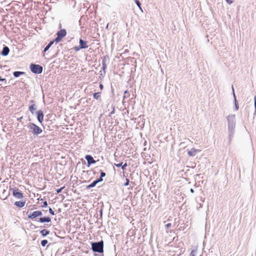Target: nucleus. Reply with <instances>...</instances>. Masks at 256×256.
<instances>
[{"label":"nucleus","mask_w":256,"mask_h":256,"mask_svg":"<svg viewBox=\"0 0 256 256\" xmlns=\"http://www.w3.org/2000/svg\"><path fill=\"white\" fill-rule=\"evenodd\" d=\"M49 212L52 215H54L55 214L54 212L52 210V208H50V207H49Z\"/></svg>","instance_id":"34"},{"label":"nucleus","mask_w":256,"mask_h":256,"mask_svg":"<svg viewBox=\"0 0 256 256\" xmlns=\"http://www.w3.org/2000/svg\"><path fill=\"white\" fill-rule=\"evenodd\" d=\"M30 103L32 104L30 105L28 107L29 110L30 112L32 114H34L35 112V110H36V106L35 104H34V101L33 100H31L30 102Z\"/></svg>","instance_id":"10"},{"label":"nucleus","mask_w":256,"mask_h":256,"mask_svg":"<svg viewBox=\"0 0 256 256\" xmlns=\"http://www.w3.org/2000/svg\"><path fill=\"white\" fill-rule=\"evenodd\" d=\"M0 81L1 82H6V78H2V77L0 76Z\"/></svg>","instance_id":"41"},{"label":"nucleus","mask_w":256,"mask_h":256,"mask_svg":"<svg viewBox=\"0 0 256 256\" xmlns=\"http://www.w3.org/2000/svg\"><path fill=\"white\" fill-rule=\"evenodd\" d=\"M100 92L94 93L93 94L94 98L96 99V100H98L100 98Z\"/></svg>","instance_id":"21"},{"label":"nucleus","mask_w":256,"mask_h":256,"mask_svg":"<svg viewBox=\"0 0 256 256\" xmlns=\"http://www.w3.org/2000/svg\"><path fill=\"white\" fill-rule=\"evenodd\" d=\"M64 188V186L60 188H58L56 190V194H59L61 192L62 190Z\"/></svg>","instance_id":"29"},{"label":"nucleus","mask_w":256,"mask_h":256,"mask_svg":"<svg viewBox=\"0 0 256 256\" xmlns=\"http://www.w3.org/2000/svg\"><path fill=\"white\" fill-rule=\"evenodd\" d=\"M228 130L229 133V140L230 141L234 132L236 127V116L235 114H229L227 116Z\"/></svg>","instance_id":"1"},{"label":"nucleus","mask_w":256,"mask_h":256,"mask_svg":"<svg viewBox=\"0 0 256 256\" xmlns=\"http://www.w3.org/2000/svg\"><path fill=\"white\" fill-rule=\"evenodd\" d=\"M99 86H100V90H102L104 88V86L102 85V84H100Z\"/></svg>","instance_id":"42"},{"label":"nucleus","mask_w":256,"mask_h":256,"mask_svg":"<svg viewBox=\"0 0 256 256\" xmlns=\"http://www.w3.org/2000/svg\"><path fill=\"white\" fill-rule=\"evenodd\" d=\"M135 1V2L136 4V6L140 8V10H142V8H141V4H140V2L139 0H134Z\"/></svg>","instance_id":"26"},{"label":"nucleus","mask_w":256,"mask_h":256,"mask_svg":"<svg viewBox=\"0 0 256 256\" xmlns=\"http://www.w3.org/2000/svg\"><path fill=\"white\" fill-rule=\"evenodd\" d=\"M22 118H23L22 116H21V117L18 118V121H21V120L22 119Z\"/></svg>","instance_id":"44"},{"label":"nucleus","mask_w":256,"mask_h":256,"mask_svg":"<svg viewBox=\"0 0 256 256\" xmlns=\"http://www.w3.org/2000/svg\"><path fill=\"white\" fill-rule=\"evenodd\" d=\"M109 58L108 56H105L102 58V64H106V60H108Z\"/></svg>","instance_id":"24"},{"label":"nucleus","mask_w":256,"mask_h":256,"mask_svg":"<svg viewBox=\"0 0 256 256\" xmlns=\"http://www.w3.org/2000/svg\"><path fill=\"white\" fill-rule=\"evenodd\" d=\"M106 176V173L103 170H100V176L103 178L104 177Z\"/></svg>","instance_id":"27"},{"label":"nucleus","mask_w":256,"mask_h":256,"mask_svg":"<svg viewBox=\"0 0 256 256\" xmlns=\"http://www.w3.org/2000/svg\"><path fill=\"white\" fill-rule=\"evenodd\" d=\"M66 34V30L65 29H61L58 31L56 34V37L55 38V42L58 43L62 40L63 38H64Z\"/></svg>","instance_id":"5"},{"label":"nucleus","mask_w":256,"mask_h":256,"mask_svg":"<svg viewBox=\"0 0 256 256\" xmlns=\"http://www.w3.org/2000/svg\"><path fill=\"white\" fill-rule=\"evenodd\" d=\"M254 108H255V109H256V96H254Z\"/></svg>","instance_id":"43"},{"label":"nucleus","mask_w":256,"mask_h":256,"mask_svg":"<svg viewBox=\"0 0 256 256\" xmlns=\"http://www.w3.org/2000/svg\"><path fill=\"white\" fill-rule=\"evenodd\" d=\"M26 201H16L14 202V204L18 208H22L24 206Z\"/></svg>","instance_id":"16"},{"label":"nucleus","mask_w":256,"mask_h":256,"mask_svg":"<svg viewBox=\"0 0 256 256\" xmlns=\"http://www.w3.org/2000/svg\"><path fill=\"white\" fill-rule=\"evenodd\" d=\"M128 166V164H127V163L126 162L125 164H122V169L124 170L126 169V167Z\"/></svg>","instance_id":"30"},{"label":"nucleus","mask_w":256,"mask_h":256,"mask_svg":"<svg viewBox=\"0 0 256 256\" xmlns=\"http://www.w3.org/2000/svg\"><path fill=\"white\" fill-rule=\"evenodd\" d=\"M62 28V25H61V24H60V25H59V28Z\"/></svg>","instance_id":"47"},{"label":"nucleus","mask_w":256,"mask_h":256,"mask_svg":"<svg viewBox=\"0 0 256 256\" xmlns=\"http://www.w3.org/2000/svg\"><path fill=\"white\" fill-rule=\"evenodd\" d=\"M55 42L54 40H50L48 44L44 48V52H45L48 50V49L50 48V46L53 44L54 42Z\"/></svg>","instance_id":"17"},{"label":"nucleus","mask_w":256,"mask_h":256,"mask_svg":"<svg viewBox=\"0 0 256 256\" xmlns=\"http://www.w3.org/2000/svg\"><path fill=\"white\" fill-rule=\"evenodd\" d=\"M123 164L122 162H120L119 164H114V166L117 168L122 167V164Z\"/></svg>","instance_id":"32"},{"label":"nucleus","mask_w":256,"mask_h":256,"mask_svg":"<svg viewBox=\"0 0 256 256\" xmlns=\"http://www.w3.org/2000/svg\"><path fill=\"white\" fill-rule=\"evenodd\" d=\"M10 191L12 192V196L16 198L20 199L24 197L22 192L16 188H10Z\"/></svg>","instance_id":"6"},{"label":"nucleus","mask_w":256,"mask_h":256,"mask_svg":"<svg viewBox=\"0 0 256 256\" xmlns=\"http://www.w3.org/2000/svg\"><path fill=\"white\" fill-rule=\"evenodd\" d=\"M172 226V224L170 223H168L166 224L165 225L166 228H170Z\"/></svg>","instance_id":"37"},{"label":"nucleus","mask_w":256,"mask_h":256,"mask_svg":"<svg viewBox=\"0 0 256 256\" xmlns=\"http://www.w3.org/2000/svg\"><path fill=\"white\" fill-rule=\"evenodd\" d=\"M103 180V178L100 176L99 178L96 180L94 181L96 182V184Z\"/></svg>","instance_id":"28"},{"label":"nucleus","mask_w":256,"mask_h":256,"mask_svg":"<svg viewBox=\"0 0 256 256\" xmlns=\"http://www.w3.org/2000/svg\"><path fill=\"white\" fill-rule=\"evenodd\" d=\"M26 72H24L15 71L13 72V75L15 78H18L21 75L25 74Z\"/></svg>","instance_id":"18"},{"label":"nucleus","mask_w":256,"mask_h":256,"mask_svg":"<svg viewBox=\"0 0 256 256\" xmlns=\"http://www.w3.org/2000/svg\"><path fill=\"white\" fill-rule=\"evenodd\" d=\"M109 58L108 56H105L102 58V64H106V60H108Z\"/></svg>","instance_id":"25"},{"label":"nucleus","mask_w":256,"mask_h":256,"mask_svg":"<svg viewBox=\"0 0 256 256\" xmlns=\"http://www.w3.org/2000/svg\"><path fill=\"white\" fill-rule=\"evenodd\" d=\"M28 128L34 136H38L42 132V130L41 128L32 122L28 123Z\"/></svg>","instance_id":"3"},{"label":"nucleus","mask_w":256,"mask_h":256,"mask_svg":"<svg viewBox=\"0 0 256 256\" xmlns=\"http://www.w3.org/2000/svg\"><path fill=\"white\" fill-rule=\"evenodd\" d=\"M99 212H100V218H102V208H100V210Z\"/></svg>","instance_id":"38"},{"label":"nucleus","mask_w":256,"mask_h":256,"mask_svg":"<svg viewBox=\"0 0 256 256\" xmlns=\"http://www.w3.org/2000/svg\"><path fill=\"white\" fill-rule=\"evenodd\" d=\"M130 94H129V92L126 90L124 92V96H123V99L124 100L125 98H127V97L128 96H129Z\"/></svg>","instance_id":"23"},{"label":"nucleus","mask_w":256,"mask_h":256,"mask_svg":"<svg viewBox=\"0 0 256 256\" xmlns=\"http://www.w3.org/2000/svg\"><path fill=\"white\" fill-rule=\"evenodd\" d=\"M114 109L110 113V114H114Z\"/></svg>","instance_id":"46"},{"label":"nucleus","mask_w":256,"mask_h":256,"mask_svg":"<svg viewBox=\"0 0 256 256\" xmlns=\"http://www.w3.org/2000/svg\"><path fill=\"white\" fill-rule=\"evenodd\" d=\"M196 251L194 250H192L190 254V256H196Z\"/></svg>","instance_id":"33"},{"label":"nucleus","mask_w":256,"mask_h":256,"mask_svg":"<svg viewBox=\"0 0 256 256\" xmlns=\"http://www.w3.org/2000/svg\"><path fill=\"white\" fill-rule=\"evenodd\" d=\"M38 221L41 223L49 222H51V218L49 216L40 217Z\"/></svg>","instance_id":"13"},{"label":"nucleus","mask_w":256,"mask_h":256,"mask_svg":"<svg viewBox=\"0 0 256 256\" xmlns=\"http://www.w3.org/2000/svg\"><path fill=\"white\" fill-rule=\"evenodd\" d=\"M130 181L128 179H126V182L124 184V186H128L129 184Z\"/></svg>","instance_id":"39"},{"label":"nucleus","mask_w":256,"mask_h":256,"mask_svg":"<svg viewBox=\"0 0 256 256\" xmlns=\"http://www.w3.org/2000/svg\"><path fill=\"white\" fill-rule=\"evenodd\" d=\"M96 182H95L94 180L90 184L86 186V190L90 189L91 188L94 187L96 186Z\"/></svg>","instance_id":"20"},{"label":"nucleus","mask_w":256,"mask_h":256,"mask_svg":"<svg viewBox=\"0 0 256 256\" xmlns=\"http://www.w3.org/2000/svg\"><path fill=\"white\" fill-rule=\"evenodd\" d=\"M47 206H48V202L46 201H44L43 202V204L42 206L43 208H45V207H46Z\"/></svg>","instance_id":"36"},{"label":"nucleus","mask_w":256,"mask_h":256,"mask_svg":"<svg viewBox=\"0 0 256 256\" xmlns=\"http://www.w3.org/2000/svg\"><path fill=\"white\" fill-rule=\"evenodd\" d=\"M190 192H192V193H194V190L193 188H190Z\"/></svg>","instance_id":"45"},{"label":"nucleus","mask_w":256,"mask_h":256,"mask_svg":"<svg viewBox=\"0 0 256 256\" xmlns=\"http://www.w3.org/2000/svg\"><path fill=\"white\" fill-rule=\"evenodd\" d=\"M87 43V41L84 40L82 38H80L79 40V46H80L82 49L86 48H88Z\"/></svg>","instance_id":"12"},{"label":"nucleus","mask_w":256,"mask_h":256,"mask_svg":"<svg viewBox=\"0 0 256 256\" xmlns=\"http://www.w3.org/2000/svg\"><path fill=\"white\" fill-rule=\"evenodd\" d=\"M48 243V241L46 240H43L41 241L40 244L42 246H45Z\"/></svg>","instance_id":"22"},{"label":"nucleus","mask_w":256,"mask_h":256,"mask_svg":"<svg viewBox=\"0 0 256 256\" xmlns=\"http://www.w3.org/2000/svg\"><path fill=\"white\" fill-rule=\"evenodd\" d=\"M232 91H233V95H234V109L236 110H238L239 106H238V101L236 98V96L234 94V91L233 86H232Z\"/></svg>","instance_id":"15"},{"label":"nucleus","mask_w":256,"mask_h":256,"mask_svg":"<svg viewBox=\"0 0 256 256\" xmlns=\"http://www.w3.org/2000/svg\"><path fill=\"white\" fill-rule=\"evenodd\" d=\"M200 207H202V205L201 204H200Z\"/></svg>","instance_id":"49"},{"label":"nucleus","mask_w":256,"mask_h":256,"mask_svg":"<svg viewBox=\"0 0 256 256\" xmlns=\"http://www.w3.org/2000/svg\"><path fill=\"white\" fill-rule=\"evenodd\" d=\"M84 158L87 160L88 166H90L92 164H94L96 163V160H94L91 155L87 154L85 156Z\"/></svg>","instance_id":"9"},{"label":"nucleus","mask_w":256,"mask_h":256,"mask_svg":"<svg viewBox=\"0 0 256 256\" xmlns=\"http://www.w3.org/2000/svg\"><path fill=\"white\" fill-rule=\"evenodd\" d=\"M42 213L40 210H36L33 212L31 214L28 215V218L31 220L36 219L38 216H42Z\"/></svg>","instance_id":"7"},{"label":"nucleus","mask_w":256,"mask_h":256,"mask_svg":"<svg viewBox=\"0 0 256 256\" xmlns=\"http://www.w3.org/2000/svg\"><path fill=\"white\" fill-rule=\"evenodd\" d=\"M92 250L94 252H104V241L101 240L99 242H91Z\"/></svg>","instance_id":"2"},{"label":"nucleus","mask_w":256,"mask_h":256,"mask_svg":"<svg viewBox=\"0 0 256 256\" xmlns=\"http://www.w3.org/2000/svg\"><path fill=\"white\" fill-rule=\"evenodd\" d=\"M50 232L46 229H43L40 231V234L43 236H46L49 234Z\"/></svg>","instance_id":"19"},{"label":"nucleus","mask_w":256,"mask_h":256,"mask_svg":"<svg viewBox=\"0 0 256 256\" xmlns=\"http://www.w3.org/2000/svg\"><path fill=\"white\" fill-rule=\"evenodd\" d=\"M10 52V48L8 46H4L2 48V52H0V54L2 56H7Z\"/></svg>","instance_id":"11"},{"label":"nucleus","mask_w":256,"mask_h":256,"mask_svg":"<svg viewBox=\"0 0 256 256\" xmlns=\"http://www.w3.org/2000/svg\"><path fill=\"white\" fill-rule=\"evenodd\" d=\"M254 114H256V109H255Z\"/></svg>","instance_id":"48"},{"label":"nucleus","mask_w":256,"mask_h":256,"mask_svg":"<svg viewBox=\"0 0 256 256\" xmlns=\"http://www.w3.org/2000/svg\"><path fill=\"white\" fill-rule=\"evenodd\" d=\"M36 118L40 124H42L44 120V114L42 110H39L36 112Z\"/></svg>","instance_id":"8"},{"label":"nucleus","mask_w":256,"mask_h":256,"mask_svg":"<svg viewBox=\"0 0 256 256\" xmlns=\"http://www.w3.org/2000/svg\"><path fill=\"white\" fill-rule=\"evenodd\" d=\"M30 71L35 74H40L42 72L43 68L39 64H31L30 66Z\"/></svg>","instance_id":"4"},{"label":"nucleus","mask_w":256,"mask_h":256,"mask_svg":"<svg viewBox=\"0 0 256 256\" xmlns=\"http://www.w3.org/2000/svg\"><path fill=\"white\" fill-rule=\"evenodd\" d=\"M226 1L228 3V4H231L232 3V1L231 0H226Z\"/></svg>","instance_id":"40"},{"label":"nucleus","mask_w":256,"mask_h":256,"mask_svg":"<svg viewBox=\"0 0 256 256\" xmlns=\"http://www.w3.org/2000/svg\"><path fill=\"white\" fill-rule=\"evenodd\" d=\"M198 152H200V150L196 149L194 148H192L190 150H188V154L189 156H194Z\"/></svg>","instance_id":"14"},{"label":"nucleus","mask_w":256,"mask_h":256,"mask_svg":"<svg viewBox=\"0 0 256 256\" xmlns=\"http://www.w3.org/2000/svg\"><path fill=\"white\" fill-rule=\"evenodd\" d=\"M74 50H75L76 52H78V51H79L80 49H82L80 46H74Z\"/></svg>","instance_id":"31"},{"label":"nucleus","mask_w":256,"mask_h":256,"mask_svg":"<svg viewBox=\"0 0 256 256\" xmlns=\"http://www.w3.org/2000/svg\"><path fill=\"white\" fill-rule=\"evenodd\" d=\"M106 68V64H102V69L104 71Z\"/></svg>","instance_id":"35"}]
</instances>
